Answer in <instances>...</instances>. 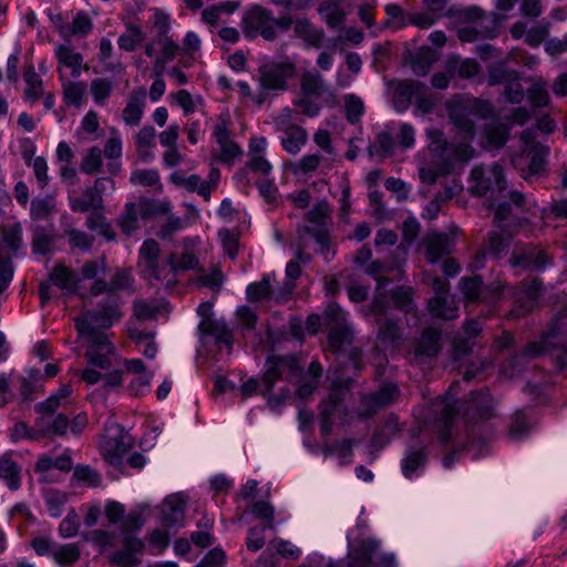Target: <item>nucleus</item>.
Wrapping results in <instances>:
<instances>
[{"mask_svg": "<svg viewBox=\"0 0 567 567\" xmlns=\"http://www.w3.org/2000/svg\"><path fill=\"white\" fill-rule=\"evenodd\" d=\"M567 310L557 312L543 332L540 341L526 344L523 350L528 358L547 353L558 371L567 370Z\"/></svg>", "mask_w": 567, "mask_h": 567, "instance_id": "nucleus-1", "label": "nucleus"}, {"mask_svg": "<svg viewBox=\"0 0 567 567\" xmlns=\"http://www.w3.org/2000/svg\"><path fill=\"white\" fill-rule=\"evenodd\" d=\"M292 23L293 18L290 14L275 17L271 10L252 4L243 13L240 25L247 40L261 37L266 41H275L280 32L289 31Z\"/></svg>", "mask_w": 567, "mask_h": 567, "instance_id": "nucleus-2", "label": "nucleus"}, {"mask_svg": "<svg viewBox=\"0 0 567 567\" xmlns=\"http://www.w3.org/2000/svg\"><path fill=\"white\" fill-rule=\"evenodd\" d=\"M122 520L123 548L112 553L110 561L120 567H135L140 564L136 555L143 553L145 545L141 538L133 536L132 533L140 530L144 525V520L137 512H131Z\"/></svg>", "mask_w": 567, "mask_h": 567, "instance_id": "nucleus-3", "label": "nucleus"}, {"mask_svg": "<svg viewBox=\"0 0 567 567\" xmlns=\"http://www.w3.org/2000/svg\"><path fill=\"white\" fill-rule=\"evenodd\" d=\"M121 303L117 297L107 296L94 309L86 310L82 317L75 319L79 334H94L95 327L109 329L122 318Z\"/></svg>", "mask_w": 567, "mask_h": 567, "instance_id": "nucleus-4", "label": "nucleus"}, {"mask_svg": "<svg viewBox=\"0 0 567 567\" xmlns=\"http://www.w3.org/2000/svg\"><path fill=\"white\" fill-rule=\"evenodd\" d=\"M352 341L353 332L347 324L336 323L330 328L328 342L336 353V367L341 370L351 368L355 374H359L363 367L361 349L343 350V347L350 346Z\"/></svg>", "mask_w": 567, "mask_h": 567, "instance_id": "nucleus-5", "label": "nucleus"}, {"mask_svg": "<svg viewBox=\"0 0 567 567\" xmlns=\"http://www.w3.org/2000/svg\"><path fill=\"white\" fill-rule=\"evenodd\" d=\"M431 142L429 150L433 156L432 163H440V171L443 174H451L457 162L468 161L473 150L468 145H451L445 140L443 132L432 130L427 133Z\"/></svg>", "mask_w": 567, "mask_h": 567, "instance_id": "nucleus-6", "label": "nucleus"}, {"mask_svg": "<svg viewBox=\"0 0 567 567\" xmlns=\"http://www.w3.org/2000/svg\"><path fill=\"white\" fill-rule=\"evenodd\" d=\"M133 446V439L117 423L105 426L100 447L104 460L122 473L123 457Z\"/></svg>", "mask_w": 567, "mask_h": 567, "instance_id": "nucleus-7", "label": "nucleus"}, {"mask_svg": "<svg viewBox=\"0 0 567 567\" xmlns=\"http://www.w3.org/2000/svg\"><path fill=\"white\" fill-rule=\"evenodd\" d=\"M266 370L262 374L261 384L265 386L262 395L271 393L276 382L286 375V380L292 382L303 375V370L296 355H272L266 360Z\"/></svg>", "mask_w": 567, "mask_h": 567, "instance_id": "nucleus-8", "label": "nucleus"}, {"mask_svg": "<svg viewBox=\"0 0 567 567\" xmlns=\"http://www.w3.org/2000/svg\"><path fill=\"white\" fill-rule=\"evenodd\" d=\"M442 349V332L439 329L425 328L406 353L410 364L424 365L437 357Z\"/></svg>", "mask_w": 567, "mask_h": 567, "instance_id": "nucleus-9", "label": "nucleus"}, {"mask_svg": "<svg viewBox=\"0 0 567 567\" xmlns=\"http://www.w3.org/2000/svg\"><path fill=\"white\" fill-rule=\"evenodd\" d=\"M519 80V73L516 70L508 69L504 62H498L488 68V84H503L505 86L504 96L509 103L518 104L524 99V91Z\"/></svg>", "mask_w": 567, "mask_h": 567, "instance_id": "nucleus-10", "label": "nucleus"}, {"mask_svg": "<svg viewBox=\"0 0 567 567\" xmlns=\"http://www.w3.org/2000/svg\"><path fill=\"white\" fill-rule=\"evenodd\" d=\"M509 264L514 268L543 271L551 264V258L545 249L533 243L518 244L509 257Z\"/></svg>", "mask_w": 567, "mask_h": 567, "instance_id": "nucleus-11", "label": "nucleus"}, {"mask_svg": "<svg viewBox=\"0 0 567 567\" xmlns=\"http://www.w3.org/2000/svg\"><path fill=\"white\" fill-rule=\"evenodd\" d=\"M507 187L504 168L499 164H494L489 169L482 167L473 168L471 173V193L477 196H484L488 190H505Z\"/></svg>", "mask_w": 567, "mask_h": 567, "instance_id": "nucleus-12", "label": "nucleus"}, {"mask_svg": "<svg viewBox=\"0 0 567 567\" xmlns=\"http://www.w3.org/2000/svg\"><path fill=\"white\" fill-rule=\"evenodd\" d=\"M296 68L291 62H270L259 68L262 90H286L287 81L292 79Z\"/></svg>", "mask_w": 567, "mask_h": 567, "instance_id": "nucleus-13", "label": "nucleus"}, {"mask_svg": "<svg viewBox=\"0 0 567 567\" xmlns=\"http://www.w3.org/2000/svg\"><path fill=\"white\" fill-rule=\"evenodd\" d=\"M542 292V282L533 280L513 291V307L508 312L511 319L523 318L536 306Z\"/></svg>", "mask_w": 567, "mask_h": 567, "instance_id": "nucleus-14", "label": "nucleus"}, {"mask_svg": "<svg viewBox=\"0 0 567 567\" xmlns=\"http://www.w3.org/2000/svg\"><path fill=\"white\" fill-rule=\"evenodd\" d=\"M399 386L394 383H385L375 392L361 396V417L370 419L378 411L391 405L399 395Z\"/></svg>", "mask_w": 567, "mask_h": 567, "instance_id": "nucleus-15", "label": "nucleus"}, {"mask_svg": "<svg viewBox=\"0 0 567 567\" xmlns=\"http://www.w3.org/2000/svg\"><path fill=\"white\" fill-rule=\"evenodd\" d=\"M338 375L332 380L331 389L328 396L321 402L320 409L337 411L343 402L347 392L353 386L354 378L358 375L351 368L341 370L336 367Z\"/></svg>", "mask_w": 567, "mask_h": 567, "instance_id": "nucleus-16", "label": "nucleus"}, {"mask_svg": "<svg viewBox=\"0 0 567 567\" xmlns=\"http://www.w3.org/2000/svg\"><path fill=\"white\" fill-rule=\"evenodd\" d=\"M198 331L204 346L207 344L208 339L212 338L215 344H225L227 348H231L234 342L233 332L224 320L213 318L203 319L198 326Z\"/></svg>", "mask_w": 567, "mask_h": 567, "instance_id": "nucleus-17", "label": "nucleus"}, {"mask_svg": "<svg viewBox=\"0 0 567 567\" xmlns=\"http://www.w3.org/2000/svg\"><path fill=\"white\" fill-rule=\"evenodd\" d=\"M525 204V195L518 190L509 192V202H502L495 208L494 219L497 228H511L520 226L525 219L513 215V206L522 208Z\"/></svg>", "mask_w": 567, "mask_h": 567, "instance_id": "nucleus-18", "label": "nucleus"}, {"mask_svg": "<svg viewBox=\"0 0 567 567\" xmlns=\"http://www.w3.org/2000/svg\"><path fill=\"white\" fill-rule=\"evenodd\" d=\"M494 402L487 390L472 391L466 402L464 414L466 421L485 420L493 415Z\"/></svg>", "mask_w": 567, "mask_h": 567, "instance_id": "nucleus-19", "label": "nucleus"}, {"mask_svg": "<svg viewBox=\"0 0 567 567\" xmlns=\"http://www.w3.org/2000/svg\"><path fill=\"white\" fill-rule=\"evenodd\" d=\"M146 89L135 87L128 95L126 106L123 110V121L126 125L137 126L141 123L146 106Z\"/></svg>", "mask_w": 567, "mask_h": 567, "instance_id": "nucleus-20", "label": "nucleus"}, {"mask_svg": "<svg viewBox=\"0 0 567 567\" xmlns=\"http://www.w3.org/2000/svg\"><path fill=\"white\" fill-rule=\"evenodd\" d=\"M185 503L181 495L167 496L162 505V522L166 528H178L183 525Z\"/></svg>", "mask_w": 567, "mask_h": 567, "instance_id": "nucleus-21", "label": "nucleus"}, {"mask_svg": "<svg viewBox=\"0 0 567 567\" xmlns=\"http://www.w3.org/2000/svg\"><path fill=\"white\" fill-rule=\"evenodd\" d=\"M424 241L426 244L425 256L431 264H435L452 254L454 240L445 233L427 235Z\"/></svg>", "mask_w": 567, "mask_h": 567, "instance_id": "nucleus-22", "label": "nucleus"}, {"mask_svg": "<svg viewBox=\"0 0 567 567\" xmlns=\"http://www.w3.org/2000/svg\"><path fill=\"white\" fill-rule=\"evenodd\" d=\"M49 280L53 286L66 291L68 293L80 295V277L73 269L66 267L63 264H59L53 267L49 274Z\"/></svg>", "mask_w": 567, "mask_h": 567, "instance_id": "nucleus-23", "label": "nucleus"}, {"mask_svg": "<svg viewBox=\"0 0 567 567\" xmlns=\"http://www.w3.org/2000/svg\"><path fill=\"white\" fill-rule=\"evenodd\" d=\"M427 463V447L425 445H409L404 457L401 461L402 474L406 478H412L419 471H423Z\"/></svg>", "mask_w": 567, "mask_h": 567, "instance_id": "nucleus-24", "label": "nucleus"}, {"mask_svg": "<svg viewBox=\"0 0 567 567\" xmlns=\"http://www.w3.org/2000/svg\"><path fill=\"white\" fill-rule=\"evenodd\" d=\"M424 86V83L416 80L400 82L393 92L394 109L398 112H404L409 107L412 97L420 94Z\"/></svg>", "mask_w": 567, "mask_h": 567, "instance_id": "nucleus-25", "label": "nucleus"}, {"mask_svg": "<svg viewBox=\"0 0 567 567\" xmlns=\"http://www.w3.org/2000/svg\"><path fill=\"white\" fill-rule=\"evenodd\" d=\"M429 311L433 318L447 321L458 317V306L449 295L433 296L429 301Z\"/></svg>", "mask_w": 567, "mask_h": 567, "instance_id": "nucleus-26", "label": "nucleus"}, {"mask_svg": "<svg viewBox=\"0 0 567 567\" xmlns=\"http://www.w3.org/2000/svg\"><path fill=\"white\" fill-rule=\"evenodd\" d=\"M398 431H399L398 416L394 414L388 415V417L385 419L383 424L374 431V433L371 437V442H370V446H369L371 450V453L373 451L378 452V451H381L382 449H384L390 443L391 439Z\"/></svg>", "mask_w": 567, "mask_h": 567, "instance_id": "nucleus-27", "label": "nucleus"}, {"mask_svg": "<svg viewBox=\"0 0 567 567\" xmlns=\"http://www.w3.org/2000/svg\"><path fill=\"white\" fill-rule=\"evenodd\" d=\"M0 478L10 491L21 487V466L12 458V453L0 455Z\"/></svg>", "mask_w": 567, "mask_h": 567, "instance_id": "nucleus-28", "label": "nucleus"}, {"mask_svg": "<svg viewBox=\"0 0 567 567\" xmlns=\"http://www.w3.org/2000/svg\"><path fill=\"white\" fill-rule=\"evenodd\" d=\"M171 181L178 186L184 187L188 192H196L200 195L205 200L210 199L212 186L210 183H207L200 178L199 175L193 174L190 176H183L179 173H173L171 175Z\"/></svg>", "mask_w": 567, "mask_h": 567, "instance_id": "nucleus-29", "label": "nucleus"}, {"mask_svg": "<svg viewBox=\"0 0 567 567\" xmlns=\"http://www.w3.org/2000/svg\"><path fill=\"white\" fill-rule=\"evenodd\" d=\"M501 230L493 229L488 233L484 249L489 256L499 258L501 254L506 251L509 247L513 233L508 228H499Z\"/></svg>", "mask_w": 567, "mask_h": 567, "instance_id": "nucleus-30", "label": "nucleus"}, {"mask_svg": "<svg viewBox=\"0 0 567 567\" xmlns=\"http://www.w3.org/2000/svg\"><path fill=\"white\" fill-rule=\"evenodd\" d=\"M214 136L220 147V158L224 162H230L241 154V150L237 143L230 138V133L224 125H216Z\"/></svg>", "mask_w": 567, "mask_h": 567, "instance_id": "nucleus-31", "label": "nucleus"}, {"mask_svg": "<svg viewBox=\"0 0 567 567\" xmlns=\"http://www.w3.org/2000/svg\"><path fill=\"white\" fill-rule=\"evenodd\" d=\"M461 291L468 301L477 302L488 298L489 287H486L481 276L462 278L460 281Z\"/></svg>", "mask_w": 567, "mask_h": 567, "instance_id": "nucleus-32", "label": "nucleus"}, {"mask_svg": "<svg viewBox=\"0 0 567 567\" xmlns=\"http://www.w3.org/2000/svg\"><path fill=\"white\" fill-rule=\"evenodd\" d=\"M341 2L322 1L318 7V13L330 29L341 30L344 23L346 13L340 6Z\"/></svg>", "mask_w": 567, "mask_h": 567, "instance_id": "nucleus-33", "label": "nucleus"}, {"mask_svg": "<svg viewBox=\"0 0 567 567\" xmlns=\"http://www.w3.org/2000/svg\"><path fill=\"white\" fill-rule=\"evenodd\" d=\"M446 72L451 75H458L462 79H472L478 74L481 66L474 59L461 60L458 56H451L445 64Z\"/></svg>", "mask_w": 567, "mask_h": 567, "instance_id": "nucleus-34", "label": "nucleus"}, {"mask_svg": "<svg viewBox=\"0 0 567 567\" xmlns=\"http://www.w3.org/2000/svg\"><path fill=\"white\" fill-rule=\"evenodd\" d=\"M295 33L313 48H321L324 39L323 30L317 29L307 19L293 20Z\"/></svg>", "mask_w": 567, "mask_h": 567, "instance_id": "nucleus-35", "label": "nucleus"}, {"mask_svg": "<svg viewBox=\"0 0 567 567\" xmlns=\"http://www.w3.org/2000/svg\"><path fill=\"white\" fill-rule=\"evenodd\" d=\"M246 295L250 302L264 299H284L286 297L284 291L279 293L274 291L268 277H264L260 281L248 285Z\"/></svg>", "mask_w": 567, "mask_h": 567, "instance_id": "nucleus-36", "label": "nucleus"}, {"mask_svg": "<svg viewBox=\"0 0 567 567\" xmlns=\"http://www.w3.org/2000/svg\"><path fill=\"white\" fill-rule=\"evenodd\" d=\"M379 548V542L372 538L363 539L351 555L349 567H370L373 554Z\"/></svg>", "mask_w": 567, "mask_h": 567, "instance_id": "nucleus-37", "label": "nucleus"}, {"mask_svg": "<svg viewBox=\"0 0 567 567\" xmlns=\"http://www.w3.org/2000/svg\"><path fill=\"white\" fill-rule=\"evenodd\" d=\"M159 251V246L154 239H146L140 249L141 256L147 261L145 272L148 278H161L159 267L157 265Z\"/></svg>", "mask_w": 567, "mask_h": 567, "instance_id": "nucleus-38", "label": "nucleus"}, {"mask_svg": "<svg viewBox=\"0 0 567 567\" xmlns=\"http://www.w3.org/2000/svg\"><path fill=\"white\" fill-rule=\"evenodd\" d=\"M413 289L408 286H399L391 291V302L405 315H415V302L413 300ZM416 319V316H414Z\"/></svg>", "mask_w": 567, "mask_h": 567, "instance_id": "nucleus-39", "label": "nucleus"}, {"mask_svg": "<svg viewBox=\"0 0 567 567\" xmlns=\"http://www.w3.org/2000/svg\"><path fill=\"white\" fill-rule=\"evenodd\" d=\"M307 140L308 134L305 128L291 125L286 130V137L281 140V145L287 153L296 155L300 152Z\"/></svg>", "mask_w": 567, "mask_h": 567, "instance_id": "nucleus-40", "label": "nucleus"}, {"mask_svg": "<svg viewBox=\"0 0 567 567\" xmlns=\"http://www.w3.org/2000/svg\"><path fill=\"white\" fill-rule=\"evenodd\" d=\"M353 444V440L344 439L332 444H323L320 451L324 457L337 455L340 458V465H346L351 462Z\"/></svg>", "mask_w": 567, "mask_h": 567, "instance_id": "nucleus-41", "label": "nucleus"}, {"mask_svg": "<svg viewBox=\"0 0 567 567\" xmlns=\"http://www.w3.org/2000/svg\"><path fill=\"white\" fill-rule=\"evenodd\" d=\"M126 31L118 37L117 44L121 50L133 52L145 38L142 28L132 22L125 23Z\"/></svg>", "mask_w": 567, "mask_h": 567, "instance_id": "nucleus-42", "label": "nucleus"}, {"mask_svg": "<svg viewBox=\"0 0 567 567\" xmlns=\"http://www.w3.org/2000/svg\"><path fill=\"white\" fill-rule=\"evenodd\" d=\"M102 195L91 188L83 190V197H70V206L73 212L85 213L102 206Z\"/></svg>", "mask_w": 567, "mask_h": 567, "instance_id": "nucleus-43", "label": "nucleus"}, {"mask_svg": "<svg viewBox=\"0 0 567 567\" xmlns=\"http://www.w3.org/2000/svg\"><path fill=\"white\" fill-rule=\"evenodd\" d=\"M378 338L383 344L395 346L402 338L401 328L395 320L385 317L379 321Z\"/></svg>", "mask_w": 567, "mask_h": 567, "instance_id": "nucleus-44", "label": "nucleus"}, {"mask_svg": "<svg viewBox=\"0 0 567 567\" xmlns=\"http://www.w3.org/2000/svg\"><path fill=\"white\" fill-rule=\"evenodd\" d=\"M59 62L70 69H72V76L78 78L81 72L83 63V55L79 52H74L70 47L59 45L55 50Z\"/></svg>", "mask_w": 567, "mask_h": 567, "instance_id": "nucleus-45", "label": "nucleus"}, {"mask_svg": "<svg viewBox=\"0 0 567 567\" xmlns=\"http://www.w3.org/2000/svg\"><path fill=\"white\" fill-rule=\"evenodd\" d=\"M138 206L140 216L143 219H150L156 216L168 215V213L171 212V204L164 200L141 198Z\"/></svg>", "mask_w": 567, "mask_h": 567, "instance_id": "nucleus-46", "label": "nucleus"}, {"mask_svg": "<svg viewBox=\"0 0 567 567\" xmlns=\"http://www.w3.org/2000/svg\"><path fill=\"white\" fill-rule=\"evenodd\" d=\"M323 79L318 72H306L301 78V93L303 96H321L323 94Z\"/></svg>", "mask_w": 567, "mask_h": 567, "instance_id": "nucleus-47", "label": "nucleus"}, {"mask_svg": "<svg viewBox=\"0 0 567 567\" xmlns=\"http://www.w3.org/2000/svg\"><path fill=\"white\" fill-rule=\"evenodd\" d=\"M140 207L135 203H126L124 213L118 219V225L122 231L126 235H132L138 228Z\"/></svg>", "mask_w": 567, "mask_h": 567, "instance_id": "nucleus-48", "label": "nucleus"}, {"mask_svg": "<svg viewBox=\"0 0 567 567\" xmlns=\"http://www.w3.org/2000/svg\"><path fill=\"white\" fill-rule=\"evenodd\" d=\"M81 551L75 544H65L52 551V557L61 567L69 566L80 558Z\"/></svg>", "mask_w": 567, "mask_h": 567, "instance_id": "nucleus-49", "label": "nucleus"}, {"mask_svg": "<svg viewBox=\"0 0 567 567\" xmlns=\"http://www.w3.org/2000/svg\"><path fill=\"white\" fill-rule=\"evenodd\" d=\"M86 226L90 230L97 231L107 240H113L115 238L111 225L107 223L105 216L101 212H96L94 209V212L87 217Z\"/></svg>", "mask_w": 567, "mask_h": 567, "instance_id": "nucleus-50", "label": "nucleus"}, {"mask_svg": "<svg viewBox=\"0 0 567 567\" xmlns=\"http://www.w3.org/2000/svg\"><path fill=\"white\" fill-rule=\"evenodd\" d=\"M1 239L2 243L7 246V248L13 255H17L19 249L23 246L21 225L19 223H16L4 228L1 234Z\"/></svg>", "mask_w": 567, "mask_h": 567, "instance_id": "nucleus-51", "label": "nucleus"}, {"mask_svg": "<svg viewBox=\"0 0 567 567\" xmlns=\"http://www.w3.org/2000/svg\"><path fill=\"white\" fill-rule=\"evenodd\" d=\"M23 76L25 83L28 84V87L24 90V95L28 100L34 102L42 94V80L35 72L33 65H29L25 69Z\"/></svg>", "mask_w": 567, "mask_h": 567, "instance_id": "nucleus-52", "label": "nucleus"}, {"mask_svg": "<svg viewBox=\"0 0 567 567\" xmlns=\"http://www.w3.org/2000/svg\"><path fill=\"white\" fill-rule=\"evenodd\" d=\"M466 436H467V441L464 446H462L460 450H454L452 453H450L443 457L444 467L449 468L453 465V463L456 460V454L460 451L471 450V449L475 447L476 445H480L482 447L486 444L485 439L476 435V430L474 426L468 427L466 430Z\"/></svg>", "mask_w": 567, "mask_h": 567, "instance_id": "nucleus-53", "label": "nucleus"}, {"mask_svg": "<svg viewBox=\"0 0 567 567\" xmlns=\"http://www.w3.org/2000/svg\"><path fill=\"white\" fill-rule=\"evenodd\" d=\"M107 271V265L105 261V258H99V259H90L86 260L83 266L81 267V281L82 280H95L99 277L100 274L103 276L106 275Z\"/></svg>", "mask_w": 567, "mask_h": 567, "instance_id": "nucleus-54", "label": "nucleus"}, {"mask_svg": "<svg viewBox=\"0 0 567 567\" xmlns=\"http://www.w3.org/2000/svg\"><path fill=\"white\" fill-rule=\"evenodd\" d=\"M542 217L548 220H567V197L563 196L542 209Z\"/></svg>", "mask_w": 567, "mask_h": 567, "instance_id": "nucleus-55", "label": "nucleus"}, {"mask_svg": "<svg viewBox=\"0 0 567 567\" xmlns=\"http://www.w3.org/2000/svg\"><path fill=\"white\" fill-rule=\"evenodd\" d=\"M509 138V130L504 124H493L486 127V141L494 148H502Z\"/></svg>", "mask_w": 567, "mask_h": 567, "instance_id": "nucleus-56", "label": "nucleus"}, {"mask_svg": "<svg viewBox=\"0 0 567 567\" xmlns=\"http://www.w3.org/2000/svg\"><path fill=\"white\" fill-rule=\"evenodd\" d=\"M167 262L175 272L178 270L195 269L198 265V258L193 252H184L182 255L172 252Z\"/></svg>", "mask_w": 567, "mask_h": 567, "instance_id": "nucleus-57", "label": "nucleus"}, {"mask_svg": "<svg viewBox=\"0 0 567 567\" xmlns=\"http://www.w3.org/2000/svg\"><path fill=\"white\" fill-rule=\"evenodd\" d=\"M529 430V423L527 420V416L525 414V411L519 410L517 411L514 416L512 424L509 426L508 436L513 441H519L522 440Z\"/></svg>", "mask_w": 567, "mask_h": 567, "instance_id": "nucleus-58", "label": "nucleus"}, {"mask_svg": "<svg viewBox=\"0 0 567 567\" xmlns=\"http://www.w3.org/2000/svg\"><path fill=\"white\" fill-rule=\"evenodd\" d=\"M456 415V409L453 405L446 404L441 411L440 419L443 422V427L440 431V440L443 444H449L452 440L451 425Z\"/></svg>", "mask_w": 567, "mask_h": 567, "instance_id": "nucleus-59", "label": "nucleus"}, {"mask_svg": "<svg viewBox=\"0 0 567 567\" xmlns=\"http://www.w3.org/2000/svg\"><path fill=\"white\" fill-rule=\"evenodd\" d=\"M364 111L363 102L360 97L350 94L346 96V118L351 124H357Z\"/></svg>", "mask_w": 567, "mask_h": 567, "instance_id": "nucleus-60", "label": "nucleus"}, {"mask_svg": "<svg viewBox=\"0 0 567 567\" xmlns=\"http://www.w3.org/2000/svg\"><path fill=\"white\" fill-rule=\"evenodd\" d=\"M102 166V151L97 146H93L89 150L87 154L84 156L81 163V169L92 175L100 171Z\"/></svg>", "mask_w": 567, "mask_h": 567, "instance_id": "nucleus-61", "label": "nucleus"}, {"mask_svg": "<svg viewBox=\"0 0 567 567\" xmlns=\"http://www.w3.org/2000/svg\"><path fill=\"white\" fill-rule=\"evenodd\" d=\"M53 237L38 227L32 238V250L37 255H49L52 250Z\"/></svg>", "mask_w": 567, "mask_h": 567, "instance_id": "nucleus-62", "label": "nucleus"}, {"mask_svg": "<svg viewBox=\"0 0 567 567\" xmlns=\"http://www.w3.org/2000/svg\"><path fill=\"white\" fill-rule=\"evenodd\" d=\"M432 59L429 53L419 51L411 56V69L413 73L417 76L426 75L432 68Z\"/></svg>", "mask_w": 567, "mask_h": 567, "instance_id": "nucleus-63", "label": "nucleus"}, {"mask_svg": "<svg viewBox=\"0 0 567 567\" xmlns=\"http://www.w3.org/2000/svg\"><path fill=\"white\" fill-rule=\"evenodd\" d=\"M298 567H346L342 560L327 559L320 554L309 555Z\"/></svg>", "mask_w": 567, "mask_h": 567, "instance_id": "nucleus-64", "label": "nucleus"}]
</instances>
